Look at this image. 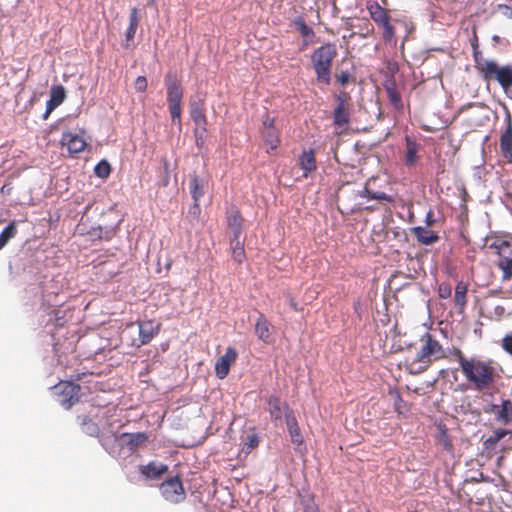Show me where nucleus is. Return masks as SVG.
<instances>
[{"instance_id":"7ed1b4c3","label":"nucleus","mask_w":512,"mask_h":512,"mask_svg":"<svg viewBox=\"0 0 512 512\" xmlns=\"http://www.w3.org/2000/svg\"><path fill=\"white\" fill-rule=\"evenodd\" d=\"M475 68L485 81L496 80L512 99V65L499 66L496 61L486 60L479 49L473 50Z\"/></svg>"},{"instance_id":"f03ea898","label":"nucleus","mask_w":512,"mask_h":512,"mask_svg":"<svg viewBox=\"0 0 512 512\" xmlns=\"http://www.w3.org/2000/svg\"><path fill=\"white\" fill-rule=\"evenodd\" d=\"M423 345L414 355L407 356L400 366H404L410 374H420L425 371L432 361L445 357L442 345L429 333L423 335Z\"/></svg>"},{"instance_id":"b1692460","label":"nucleus","mask_w":512,"mask_h":512,"mask_svg":"<svg viewBox=\"0 0 512 512\" xmlns=\"http://www.w3.org/2000/svg\"><path fill=\"white\" fill-rule=\"evenodd\" d=\"M121 438L124 440V445L134 451L147 442L148 435L145 432L123 433Z\"/></svg>"},{"instance_id":"4468645a","label":"nucleus","mask_w":512,"mask_h":512,"mask_svg":"<svg viewBox=\"0 0 512 512\" xmlns=\"http://www.w3.org/2000/svg\"><path fill=\"white\" fill-rule=\"evenodd\" d=\"M298 165L303 170V177L305 178L314 172L317 169L315 150H303L298 158Z\"/></svg>"},{"instance_id":"9b49d317","label":"nucleus","mask_w":512,"mask_h":512,"mask_svg":"<svg viewBox=\"0 0 512 512\" xmlns=\"http://www.w3.org/2000/svg\"><path fill=\"white\" fill-rule=\"evenodd\" d=\"M61 143L63 146L67 147L71 154H78L84 151L87 146V142L83 136L72 132L63 133Z\"/></svg>"},{"instance_id":"052dcab7","label":"nucleus","mask_w":512,"mask_h":512,"mask_svg":"<svg viewBox=\"0 0 512 512\" xmlns=\"http://www.w3.org/2000/svg\"><path fill=\"white\" fill-rule=\"evenodd\" d=\"M148 6L155 7L156 6V0H147Z\"/></svg>"},{"instance_id":"bf43d9fd","label":"nucleus","mask_w":512,"mask_h":512,"mask_svg":"<svg viewBox=\"0 0 512 512\" xmlns=\"http://www.w3.org/2000/svg\"><path fill=\"white\" fill-rule=\"evenodd\" d=\"M431 217H432V215H431V213H429L427 215V224L428 225H432V223L434 222V220H432Z\"/></svg>"},{"instance_id":"49530a36","label":"nucleus","mask_w":512,"mask_h":512,"mask_svg":"<svg viewBox=\"0 0 512 512\" xmlns=\"http://www.w3.org/2000/svg\"><path fill=\"white\" fill-rule=\"evenodd\" d=\"M502 348L512 355V335L508 334L502 339Z\"/></svg>"},{"instance_id":"37998d69","label":"nucleus","mask_w":512,"mask_h":512,"mask_svg":"<svg viewBox=\"0 0 512 512\" xmlns=\"http://www.w3.org/2000/svg\"><path fill=\"white\" fill-rule=\"evenodd\" d=\"M201 214V207L199 202H193V205L188 211V217L192 220H197Z\"/></svg>"},{"instance_id":"8fccbe9b","label":"nucleus","mask_w":512,"mask_h":512,"mask_svg":"<svg viewBox=\"0 0 512 512\" xmlns=\"http://www.w3.org/2000/svg\"><path fill=\"white\" fill-rule=\"evenodd\" d=\"M56 107H58V105L51 99H49L46 104V112L44 114V118L46 119Z\"/></svg>"},{"instance_id":"5fc2aeb1","label":"nucleus","mask_w":512,"mask_h":512,"mask_svg":"<svg viewBox=\"0 0 512 512\" xmlns=\"http://www.w3.org/2000/svg\"><path fill=\"white\" fill-rule=\"evenodd\" d=\"M374 193L373 191L369 190L366 186L361 194L362 197H367L368 199H371V194Z\"/></svg>"},{"instance_id":"2f4dec72","label":"nucleus","mask_w":512,"mask_h":512,"mask_svg":"<svg viewBox=\"0 0 512 512\" xmlns=\"http://www.w3.org/2000/svg\"><path fill=\"white\" fill-rule=\"evenodd\" d=\"M240 237L234 236L231 239V246H232V258L233 260L238 263L242 264L246 259L244 244L240 241Z\"/></svg>"},{"instance_id":"4c0bfd02","label":"nucleus","mask_w":512,"mask_h":512,"mask_svg":"<svg viewBox=\"0 0 512 512\" xmlns=\"http://www.w3.org/2000/svg\"><path fill=\"white\" fill-rule=\"evenodd\" d=\"M512 315V310L510 312H506V308L503 305H496L488 315V318L494 321H500L505 316Z\"/></svg>"},{"instance_id":"680f3d73","label":"nucleus","mask_w":512,"mask_h":512,"mask_svg":"<svg viewBox=\"0 0 512 512\" xmlns=\"http://www.w3.org/2000/svg\"><path fill=\"white\" fill-rule=\"evenodd\" d=\"M501 292V290H492L491 294L498 295Z\"/></svg>"},{"instance_id":"c85d7f7f","label":"nucleus","mask_w":512,"mask_h":512,"mask_svg":"<svg viewBox=\"0 0 512 512\" xmlns=\"http://www.w3.org/2000/svg\"><path fill=\"white\" fill-rule=\"evenodd\" d=\"M243 218L238 209H231L227 215V224L232 229L234 236L240 237L242 232Z\"/></svg>"},{"instance_id":"f704fd0d","label":"nucleus","mask_w":512,"mask_h":512,"mask_svg":"<svg viewBox=\"0 0 512 512\" xmlns=\"http://www.w3.org/2000/svg\"><path fill=\"white\" fill-rule=\"evenodd\" d=\"M66 98V91L62 85H56L51 88L50 99L58 106L64 102Z\"/></svg>"},{"instance_id":"9d476101","label":"nucleus","mask_w":512,"mask_h":512,"mask_svg":"<svg viewBox=\"0 0 512 512\" xmlns=\"http://www.w3.org/2000/svg\"><path fill=\"white\" fill-rule=\"evenodd\" d=\"M238 358V352L234 347H228L224 355L220 356L215 363V374L219 379H224L230 372V367Z\"/></svg>"},{"instance_id":"cd10ccee","label":"nucleus","mask_w":512,"mask_h":512,"mask_svg":"<svg viewBox=\"0 0 512 512\" xmlns=\"http://www.w3.org/2000/svg\"><path fill=\"white\" fill-rule=\"evenodd\" d=\"M438 434L436 436V442L439 444L443 450L447 453L453 455L454 454V445L450 436L448 435V429L444 424H439L437 426Z\"/></svg>"},{"instance_id":"20e7f679","label":"nucleus","mask_w":512,"mask_h":512,"mask_svg":"<svg viewBox=\"0 0 512 512\" xmlns=\"http://www.w3.org/2000/svg\"><path fill=\"white\" fill-rule=\"evenodd\" d=\"M337 53V47L332 42H326L313 50L310 60L317 82L330 84L332 64Z\"/></svg>"},{"instance_id":"393cba45","label":"nucleus","mask_w":512,"mask_h":512,"mask_svg":"<svg viewBox=\"0 0 512 512\" xmlns=\"http://www.w3.org/2000/svg\"><path fill=\"white\" fill-rule=\"evenodd\" d=\"M190 116L196 125L205 128L207 118L205 115L204 102L202 100L190 103Z\"/></svg>"},{"instance_id":"13d9d810","label":"nucleus","mask_w":512,"mask_h":512,"mask_svg":"<svg viewBox=\"0 0 512 512\" xmlns=\"http://www.w3.org/2000/svg\"><path fill=\"white\" fill-rule=\"evenodd\" d=\"M88 430H90L91 434L97 433L98 432V427L94 423H91V427H88Z\"/></svg>"},{"instance_id":"79ce46f5","label":"nucleus","mask_w":512,"mask_h":512,"mask_svg":"<svg viewBox=\"0 0 512 512\" xmlns=\"http://www.w3.org/2000/svg\"><path fill=\"white\" fill-rule=\"evenodd\" d=\"M140 23V15L139 9L137 7H133L129 13V25L130 27H134L138 29Z\"/></svg>"},{"instance_id":"3c124183","label":"nucleus","mask_w":512,"mask_h":512,"mask_svg":"<svg viewBox=\"0 0 512 512\" xmlns=\"http://www.w3.org/2000/svg\"><path fill=\"white\" fill-rule=\"evenodd\" d=\"M508 434V431L507 430H504V429H497L496 431H494L493 433V438L499 442L501 439H503L506 435Z\"/></svg>"},{"instance_id":"0eeeda50","label":"nucleus","mask_w":512,"mask_h":512,"mask_svg":"<svg viewBox=\"0 0 512 512\" xmlns=\"http://www.w3.org/2000/svg\"><path fill=\"white\" fill-rule=\"evenodd\" d=\"M57 401L65 408L69 409L79 401L80 386L70 381L60 382L55 386Z\"/></svg>"},{"instance_id":"aec40b11","label":"nucleus","mask_w":512,"mask_h":512,"mask_svg":"<svg viewBox=\"0 0 512 512\" xmlns=\"http://www.w3.org/2000/svg\"><path fill=\"white\" fill-rule=\"evenodd\" d=\"M293 24L299 31L301 36L304 38L301 47V50H304L309 44L312 43V39L315 36V32L310 26L306 24L305 20L301 16L296 17L293 20Z\"/></svg>"},{"instance_id":"2eb2a0df","label":"nucleus","mask_w":512,"mask_h":512,"mask_svg":"<svg viewBox=\"0 0 512 512\" xmlns=\"http://www.w3.org/2000/svg\"><path fill=\"white\" fill-rule=\"evenodd\" d=\"M254 332L264 343L270 344L272 342L271 324L262 313H259L257 317Z\"/></svg>"},{"instance_id":"473e14b6","label":"nucleus","mask_w":512,"mask_h":512,"mask_svg":"<svg viewBox=\"0 0 512 512\" xmlns=\"http://www.w3.org/2000/svg\"><path fill=\"white\" fill-rule=\"evenodd\" d=\"M17 234V226L15 221H11L1 232L0 234V250H2L5 245L15 237Z\"/></svg>"},{"instance_id":"a878e982","label":"nucleus","mask_w":512,"mask_h":512,"mask_svg":"<svg viewBox=\"0 0 512 512\" xmlns=\"http://www.w3.org/2000/svg\"><path fill=\"white\" fill-rule=\"evenodd\" d=\"M139 326V338L141 344H148L152 338L158 333V327L154 326L153 321H143L138 323Z\"/></svg>"},{"instance_id":"a19ab883","label":"nucleus","mask_w":512,"mask_h":512,"mask_svg":"<svg viewBox=\"0 0 512 512\" xmlns=\"http://www.w3.org/2000/svg\"><path fill=\"white\" fill-rule=\"evenodd\" d=\"M335 79L336 81L341 85V86H345L347 85L350 81H353V77L351 75V73L347 70L345 71H339L335 74Z\"/></svg>"},{"instance_id":"f257e3e1","label":"nucleus","mask_w":512,"mask_h":512,"mask_svg":"<svg viewBox=\"0 0 512 512\" xmlns=\"http://www.w3.org/2000/svg\"><path fill=\"white\" fill-rule=\"evenodd\" d=\"M468 384L478 392H487L495 388L500 374L497 363L492 359L470 357L461 371Z\"/></svg>"},{"instance_id":"412c9836","label":"nucleus","mask_w":512,"mask_h":512,"mask_svg":"<svg viewBox=\"0 0 512 512\" xmlns=\"http://www.w3.org/2000/svg\"><path fill=\"white\" fill-rule=\"evenodd\" d=\"M366 9L369 12L371 19L375 22L376 25H379L380 23L389 19L390 17L389 11L383 8L376 1H368L366 3Z\"/></svg>"},{"instance_id":"c756f323","label":"nucleus","mask_w":512,"mask_h":512,"mask_svg":"<svg viewBox=\"0 0 512 512\" xmlns=\"http://www.w3.org/2000/svg\"><path fill=\"white\" fill-rule=\"evenodd\" d=\"M382 30V38L385 43L396 45L397 37L395 27L391 23V16L389 19L377 25Z\"/></svg>"},{"instance_id":"58836bf2","label":"nucleus","mask_w":512,"mask_h":512,"mask_svg":"<svg viewBox=\"0 0 512 512\" xmlns=\"http://www.w3.org/2000/svg\"><path fill=\"white\" fill-rule=\"evenodd\" d=\"M389 394L392 396L394 400L395 411L397 413H402V410L405 407V402L402 399L400 393L397 390H390Z\"/></svg>"},{"instance_id":"c03bdc74","label":"nucleus","mask_w":512,"mask_h":512,"mask_svg":"<svg viewBox=\"0 0 512 512\" xmlns=\"http://www.w3.org/2000/svg\"><path fill=\"white\" fill-rule=\"evenodd\" d=\"M135 89L138 92H145L147 89V79L145 76H138L135 80Z\"/></svg>"},{"instance_id":"7c9ffc66","label":"nucleus","mask_w":512,"mask_h":512,"mask_svg":"<svg viewBox=\"0 0 512 512\" xmlns=\"http://www.w3.org/2000/svg\"><path fill=\"white\" fill-rule=\"evenodd\" d=\"M387 97L391 105L398 111L403 109V102L400 92L398 91L394 82L385 86Z\"/></svg>"},{"instance_id":"1a4fd4ad","label":"nucleus","mask_w":512,"mask_h":512,"mask_svg":"<svg viewBox=\"0 0 512 512\" xmlns=\"http://www.w3.org/2000/svg\"><path fill=\"white\" fill-rule=\"evenodd\" d=\"M160 491L162 496L171 503H179L185 497V490L178 476L164 481L160 485Z\"/></svg>"},{"instance_id":"ddd939ff","label":"nucleus","mask_w":512,"mask_h":512,"mask_svg":"<svg viewBox=\"0 0 512 512\" xmlns=\"http://www.w3.org/2000/svg\"><path fill=\"white\" fill-rule=\"evenodd\" d=\"M420 149V145L417 141L409 136H405V155H404V163L408 167H413L417 164L419 160L418 152Z\"/></svg>"},{"instance_id":"72a5a7b5","label":"nucleus","mask_w":512,"mask_h":512,"mask_svg":"<svg viewBox=\"0 0 512 512\" xmlns=\"http://www.w3.org/2000/svg\"><path fill=\"white\" fill-rule=\"evenodd\" d=\"M444 358H447L450 361H457L460 365L461 371L463 370V367H465L470 361V358L465 357L462 350L457 347H453L451 350H449L448 355L445 354Z\"/></svg>"},{"instance_id":"09e8293b","label":"nucleus","mask_w":512,"mask_h":512,"mask_svg":"<svg viewBox=\"0 0 512 512\" xmlns=\"http://www.w3.org/2000/svg\"><path fill=\"white\" fill-rule=\"evenodd\" d=\"M137 28L128 26L125 32V39L127 42L133 41Z\"/></svg>"},{"instance_id":"f3484780","label":"nucleus","mask_w":512,"mask_h":512,"mask_svg":"<svg viewBox=\"0 0 512 512\" xmlns=\"http://www.w3.org/2000/svg\"><path fill=\"white\" fill-rule=\"evenodd\" d=\"M207 181L199 177L196 173L190 175L189 189L193 202H199L205 194Z\"/></svg>"},{"instance_id":"4d7b16f0","label":"nucleus","mask_w":512,"mask_h":512,"mask_svg":"<svg viewBox=\"0 0 512 512\" xmlns=\"http://www.w3.org/2000/svg\"><path fill=\"white\" fill-rule=\"evenodd\" d=\"M289 304H290V307L294 310V311H298L299 308H298V304L297 302L295 301L294 298H291L290 301H289Z\"/></svg>"},{"instance_id":"5701e85b","label":"nucleus","mask_w":512,"mask_h":512,"mask_svg":"<svg viewBox=\"0 0 512 512\" xmlns=\"http://www.w3.org/2000/svg\"><path fill=\"white\" fill-rule=\"evenodd\" d=\"M269 413L272 419L280 420L285 412L289 413L291 410L288 405L282 403L279 397L270 396L268 399Z\"/></svg>"},{"instance_id":"423d86ee","label":"nucleus","mask_w":512,"mask_h":512,"mask_svg":"<svg viewBox=\"0 0 512 512\" xmlns=\"http://www.w3.org/2000/svg\"><path fill=\"white\" fill-rule=\"evenodd\" d=\"M275 123V117L270 116L269 113H265V115H263L260 134L265 144L269 146L267 149L268 153H272L280 146L279 131L276 128Z\"/></svg>"},{"instance_id":"e433bc0d","label":"nucleus","mask_w":512,"mask_h":512,"mask_svg":"<svg viewBox=\"0 0 512 512\" xmlns=\"http://www.w3.org/2000/svg\"><path fill=\"white\" fill-rule=\"evenodd\" d=\"M94 173L97 177L106 179L111 173V165L106 160H101L94 168Z\"/></svg>"},{"instance_id":"6e6d98bb","label":"nucleus","mask_w":512,"mask_h":512,"mask_svg":"<svg viewBox=\"0 0 512 512\" xmlns=\"http://www.w3.org/2000/svg\"><path fill=\"white\" fill-rule=\"evenodd\" d=\"M471 46H472V49L475 50V49H479V46H478V38H477V35L474 34V38L471 42Z\"/></svg>"},{"instance_id":"4be33fe9","label":"nucleus","mask_w":512,"mask_h":512,"mask_svg":"<svg viewBox=\"0 0 512 512\" xmlns=\"http://www.w3.org/2000/svg\"><path fill=\"white\" fill-rule=\"evenodd\" d=\"M285 418L291 441L296 445H301L303 443V436L293 412L290 411L289 413H286Z\"/></svg>"},{"instance_id":"39448f33","label":"nucleus","mask_w":512,"mask_h":512,"mask_svg":"<svg viewBox=\"0 0 512 512\" xmlns=\"http://www.w3.org/2000/svg\"><path fill=\"white\" fill-rule=\"evenodd\" d=\"M165 86L171 120L181 127L183 88L175 73L169 72L166 74Z\"/></svg>"},{"instance_id":"bb28decb","label":"nucleus","mask_w":512,"mask_h":512,"mask_svg":"<svg viewBox=\"0 0 512 512\" xmlns=\"http://www.w3.org/2000/svg\"><path fill=\"white\" fill-rule=\"evenodd\" d=\"M468 284L464 281L457 282L454 292V302L458 311L462 313L467 304Z\"/></svg>"},{"instance_id":"de8ad7c7","label":"nucleus","mask_w":512,"mask_h":512,"mask_svg":"<svg viewBox=\"0 0 512 512\" xmlns=\"http://www.w3.org/2000/svg\"><path fill=\"white\" fill-rule=\"evenodd\" d=\"M498 444V442L493 438V436L491 435L489 438H487L484 443H483V446L486 450H493L495 449L496 445Z\"/></svg>"},{"instance_id":"864d4df0","label":"nucleus","mask_w":512,"mask_h":512,"mask_svg":"<svg viewBox=\"0 0 512 512\" xmlns=\"http://www.w3.org/2000/svg\"><path fill=\"white\" fill-rule=\"evenodd\" d=\"M364 31L365 33L363 34V37H367L374 32V27L368 20H366Z\"/></svg>"},{"instance_id":"ea45409f","label":"nucleus","mask_w":512,"mask_h":512,"mask_svg":"<svg viewBox=\"0 0 512 512\" xmlns=\"http://www.w3.org/2000/svg\"><path fill=\"white\" fill-rule=\"evenodd\" d=\"M437 292L440 299H448L451 297L452 287L449 283L442 282L439 284Z\"/></svg>"},{"instance_id":"6e6552de","label":"nucleus","mask_w":512,"mask_h":512,"mask_svg":"<svg viewBox=\"0 0 512 512\" xmlns=\"http://www.w3.org/2000/svg\"><path fill=\"white\" fill-rule=\"evenodd\" d=\"M350 95L342 91L336 95V107L333 111V124L336 127L343 128L349 124L350 121Z\"/></svg>"},{"instance_id":"dca6fc26","label":"nucleus","mask_w":512,"mask_h":512,"mask_svg":"<svg viewBox=\"0 0 512 512\" xmlns=\"http://www.w3.org/2000/svg\"><path fill=\"white\" fill-rule=\"evenodd\" d=\"M491 412L495 415L496 419L503 424L512 422V401L505 399L501 405H492Z\"/></svg>"},{"instance_id":"a211bd4d","label":"nucleus","mask_w":512,"mask_h":512,"mask_svg":"<svg viewBox=\"0 0 512 512\" xmlns=\"http://www.w3.org/2000/svg\"><path fill=\"white\" fill-rule=\"evenodd\" d=\"M417 241L423 245H432L439 241V235L426 227L417 226L411 229Z\"/></svg>"},{"instance_id":"c9c22d12","label":"nucleus","mask_w":512,"mask_h":512,"mask_svg":"<svg viewBox=\"0 0 512 512\" xmlns=\"http://www.w3.org/2000/svg\"><path fill=\"white\" fill-rule=\"evenodd\" d=\"M259 445V437L257 434L253 433L248 435L242 444V452L245 454H249L253 449H255Z\"/></svg>"},{"instance_id":"a18cd8bd","label":"nucleus","mask_w":512,"mask_h":512,"mask_svg":"<svg viewBox=\"0 0 512 512\" xmlns=\"http://www.w3.org/2000/svg\"><path fill=\"white\" fill-rule=\"evenodd\" d=\"M371 199L379 200V201H387L390 203L394 201V198L391 195H388V194H386L384 192H380V191L372 193Z\"/></svg>"},{"instance_id":"603ef678","label":"nucleus","mask_w":512,"mask_h":512,"mask_svg":"<svg viewBox=\"0 0 512 512\" xmlns=\"http://www.w3.org/2000/svg\"><path fill=\"white\" fill-rule=\"evenodd\" d=\"M499 9L502 11V14L507 18H512V8L508 5H499Z\"/></svg>"},{"instance_id":"6ab92c4d","label":"nucleus","mask_w":512,"mask_h":512,"mask_svg":"<svg viewBox=\"0 0 512 512\" xmlns=\"http://www.w3.org/2000/svg\"><path fill=\"white\" fill-rule=\"evenodd\" d=\"M168 469L166 464L149 462L147 465L140 466L139 471L148 479H159L163 474L168 472Z\"/></svg>"},{"instance_id":"f8f14e48","label":"nucleus","mask_w":512,"mask_h":512,"mask_svg":"<svg viewBox=\"0 0 512 512\" xmlns=\"http://www.w3.org/2000/svg\"><path fill=\"white\" fill-rule=\"evenodd\" d=\"M500 151L506 160L512 162V120L510 116L500 137Z\"/></svg>"}]
</instances>
